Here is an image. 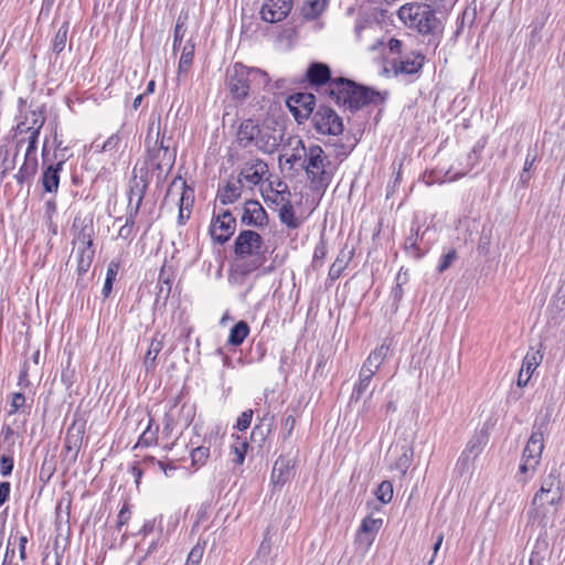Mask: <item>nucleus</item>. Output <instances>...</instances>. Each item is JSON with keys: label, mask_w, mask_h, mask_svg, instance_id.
<instances>
[{"label": "nucleus", "mask_w": 565, "mask_h": 565, "mask_svg": "<svg viewBox=\"0 0 565 565\" xmlns=\"http://www.w3.org/2000/svg\"><path fill=\"white\" fill-rule=\"evenodd\" d=\"M403 24L423 36H429L428 43L437 45L444 32V23L437 11L425 2H408L397 10Z\"/></svg>", "instance_id": "obj_1"}, {"label": "nucleus", "mask_w": 565, "mask_h": 565, "mask_svg": "<svg viewBox=\"0 0 565 565\" xmlns=\"http://www.w3.org/2000/svg\"><path fill=\"white\" fill-rule=\"evenodd\" d=\"M330 97L339 106H343L351 111L359 110L370 104L377 105L384 100L380 92L359 85L344 77H335L331 81Z\"/></svg>", "instance_id": "obj_2"}, {"label": "nucleus", "mask_w": 565, "mask_h": 565, "mask_svg": "<svg viewBox=\"0 0 565 565\" xmlns=\"http://www.w3.org/2000/svg\"><path fill=\"white\" fill-rule=\"evenodd\" d=\"M227 87L233 98L244 100L248 97L252 86L266 87L269 84V75L257 67H247L242 63H235L227 68Z\"/></svg>", "instance_id": "obj_3"}, {"label": "nucleus", "mask_w": 565, "mask_h": 565, "mask_svg": "<svg viewBox=\"0 0 565 565\" xmlns=\"http://www.w3.org/2000/svg\"><path fill=\"white\" fill-rule=\"evenodd\" d=\"M308 157L303 166L307 179L313 191L324 192L330 185L333 173L329 169L331 162L319 145L308 147Z\"/></svg>", "instance_id": "obj_4"}, {"label": "nucleus", "mask_w": 565, "mask_h": 565, "mask_svg": "<svg viewBox=\"0 0 565 565\" xmlns=\"http://www.w3.org/2000/svg\"><path fill=\"white\" fill-rule=\"evenodd\" d=\"M151 131L152 128L149 129L147 135V163L157 172V179L161 180L172 170L175 162V151L170 149L169 143H167L166 134L164 131L161 134L160 129L157 131L153 145L150 146Z\"/></svg>", "instance_id": "obj_5"}, {"label": "nucleus", "mask_w": 565, "mask_h": 565, "mask_svg": "<svg viewBox=\"0 0 565 565\" xmlns=\"http://www.w3.org/2000/svg\"><path fill=\"white\" fill-rule=\"evenodd\" d=\"M234 253L238 259L250 258L248 270H254L265 262L264 239L257 232L244 230L235 238Z\"/></svg>", "instance_id": "obj_6"}, {"label": "nucleus", "mask_w": 565, "mask_h": 565, "mask_svg": "<svg viewBox=\"0 0 565 565\" xmlns=\"http://www.w3.org/2000/svg\"><path fill=\"white\" fill-rule=\"evenodd\" d=\"M563 487L559 473L551 471L543 480L540 491L534 495L532 504L540 507L545 503L555 505L562 501Z\"/></svg>", "instance_id": "obj_7"}, {"label": "nucleus", "mask_w": 565, "mask_h": 565, "mask_svg": "<svg viewBox=\"0 0 565 565\" xmlns=\"http://www.w3.org/2000/svg\"><path fill=\"white\" fill-rule=\"evenodd\" d=\"M315 129L322 135L338 136L343 131L342 118L331 108L320 106L312 116Z\"/></svg>", "instance_id": "obj_8"}, {"label": "nucleus", "mask_w": 565, "mask_h": 565, "mask_svg": "<svg viewBox=\"0 0 565 565\" xmlns=\"http://www.w3.org/2000/svg\"><path fill=\"white\" fill-rule=\"evenodd\" d=\"M543 448L544 445L542 433H532L523 450L522 462L520 465L521 473H533L536 470V467L541 460Z\"/></svg>", "instance_id": "obj_9"}, {"label": "nucleus", "mask_w": 565, "mask_h": 565, "mask_svg": "<svg viewBox=\"0 0 565 565\" xmlns=\"http://www.w3.org/2000/svg\"><path fill=\"white\" fill-rule=\"evenodd\" d=\"M489 435L487 430L481 429L477 431L467 443L466 448L461 452L457 466L461 471H468L472 466L473 461L482 452L487 445Z\"/></svg>", "instance_id": "obj_10"}, {"label": "nucleus", "mask_w": 565, "mask_h": 565, "mask_svg": "<svg viewBox=\"0 0 565 565\" xmlns=\"http://www.w3.org/2000/svg\"><path fill=\"white\" fill-rule=\"evenodd\" d=\"M236 220L230 211H223L212 217L210 235L218 244L226 243L234 234Z\"/></svg>", "instance_id": "obj_11"}, {"label": "nucleus", "mask_w": 565, "mask_h": 565, "mask_svg": "<svg viewBox=\"0 0 565 565\" xmlns=\"http://www.w3.org/2000/svg\"><path fill=\"white\" fill-rule=\"evenodd\" d=\"M286 104L295 119L302 122L313 113L316 97L311 93H297L289 96Z\"/></svg>", "instance_id": "obj_12"}, {"label": "nucleus", "mask_w": 565, "mask_h": 565, "mask_svg": "<svg viewBox=\"0 0 565 565\" xmlns=\"http://www.w3.org/2000/svg\"><path fill=\"white\" fill-rule=\"evenodd\" d=\"M268 172V166L264 160L253 158L243 164L237 179H242V183L246 182L248 185L255 186L262 183Z\"/></svg>", "instance_id": "obj_13"}, {"label": "nucleus", "mask_w": 565, "mask_h": 565, "mask_svg": "<svg viewBox=\"0 0 565 565\" xmlns=\"http://www.w3.org/2000/svg\"><path fill=\"white\" fill-rule=\"evenodd\" d=\"M382 524V519H373L371 516L363 519L355 535V543L358 547L363 550V552H367Z\"/></svg>", "instance_id": "obj_14"}, {"label": "nucleus", "mask_w": 565, "mask_h": 565, "mask_svg": "<svg viewBox=\"0 0 565 565\" xmlns=\"http://www.w3.org/2000/svg\"><path fill=\"white\" fill-rule=\"evenodd\" d=\"M241 223L245 226L264 227L268 223V216L258 201L248 200L242 209Z\"/></svg>", "instance_id": "obj_15"}, {"label": "nucleus", "mask_w": 565, "mask_h": 565, "mask_svg": "<svg viewBox=\"0 0 565 565\" xmlns=\"http://www.w3.org/2000/svg\"><path fill=\"white\" fill-rule=\"evenodd\" d=\"M84 430L81 426L72 425L65 436L63 456L67 466L76 462L79 449L82 447Z\"/></svg>", "instance_id": "obj_16"}, {"label": "nucleus", "mask_w": 565, "mask_h": 565, "mask_svg": "<svg viewBox=\"0 0 565 565\" xmlns=\"http://www.w3.org/2000/svg\"><path fill=\"white\" fill-rule=\"evenodd\" d=\"M292 8V0H266L263 4L262 19L269 23L284 20Z\"/></svg>", "instance_id": "obj_17"}, {"label": "nucleus", "mask_w": 565, "mask_h": 565, "mask_svg": "<svg viewBox=\"0 0 565 565\" xmlns=\"http://www.w3.org/2000/svg\"><path fill=\"white\" fill-rule=\"evenodd\" d=\"M288 145L291 148V152L289 154H280L279 163L287 164L289 169H294L298 164L302 169L308 157V147H306L300 138H290Z\"/></svg>", "instance_id": "obj_18"}, {"label": "nucleus", "mask_w": 565, "mask_h": 565, "mask_svg": "<svg viewBox=\"0 0 565 565\" xmlns=\"http://www.w3.org/2000/svg\"><path fill=\"white\" fill-rule=\"evenodd\" d=\"M67 158L64 154L61 156V159L55 164H49L41 177V183L46 193H56L60 185V172L63 169Z\"/></svg>", "instance_id": "obj_19"}, {"label": "nucleus", "mask_w": 565, "mask_h": 565, "mask_svg": "<svg viewBox=\"0 0 565 565\" xmlns=\"http://www.w3.org/2000/svg\"><path fill=\"white\" fill-rule=\"evenodd\" d=\"M424 55L419 52H412L399 61L393 63V68L396 74H416L424 65Z\"/></svg>", "instance_id": "obj_20"}, {"label": "nucleus", "mask_w": 565, "mask_h": 565, "mask_svg": "<svg viewBox=\"0 0 565 565\" xmlns=\"http://www.w3.org/2000/svg\"><path fill=\"white\" fill-rule=\"evenodd\" d=\"M36 149L38 146H33L32 148L31 145L28 143L24 162L19 169L18 173L14 175L18 183L23 184L26 180L35 174L38 169Z\"/></svg>", "instance_id": "obj_21"}, {"label": "nucleus", "mask_w": 565, "mask_h": 565, "mask_svg": "<svg viewBox=\"0 0 565 565\" xmlns=\"http://www.w3.org/2000/svg\"><path fill=\"white\" fill-rule=\"evenodd\" d=\"M147 186L148 182L142 178L138 179L136 175L132 178L128 204V213H131V215L138 214Z\"/></svg>", "instance_id": "obj_22"}, {"label": "nucleus", "mask_w": 565, "mask_h": 565, "mask_svg": "<svg viewBox=\"0 0 565 565\" xmlns=\"http://www.w3.org/2000/svg\"><path fill=\"white\" fill-rule=\"evenodd\" d=\"M242 179H231L224 186L218 188L217 199L221 204L228 205L235 203L242 196Z\"/></svg>", "instance_id": "obj_23"}, {"label": "nucleus", "mask_w": 565, "mask_h": 565, "mask_svg": "<svg viewBox=\"0 0 565 565\" xmlns=\"http://www.w3.org/2000/svg\"><path fill=\"white\" fill-rule=\"evenodd\" d=\"M260 127L253 119H245L241 122L237 130V140L244 148L252 146L259 135Z\"/></svg>", "instance_id": "obj_24"}, {"label": "nucleus", "mask_w": 565, "mask_h": 565, "mask_svg": "<svg viewBox=\"0 0 565 565\" xmlns=\"http://www.w3.org/2000/svg\"><path fill=\"white\" fill-rule=\"evenodd\" d=\"M388 452L391 457H394L393 468L399 471L402 475H405L411 466L413 457L412 449L406 445H403L401 447L396 445L393 448H391Z\"/></svg>", "instance_id": "obj_25"}, {"label": "nucleus", "mask_w": 565, "mask_h": 565, "mask_svg": "<svg viewBox=\"0 0 565 565\" xmlns=\"http://www.w3.org/2000/svg\"><path fill=\"white\" fill-rule=\"evenodd\" d=\"M307 78L312 85H323L331 83L334 78H331V70L327 64L312 63L307 70Z\"/></svg>", "instance_id": "obj_26"}, {"label": "nucleus", "mask_w": 565, "mask_h": 565, "mask_svg": "<svg viewBox=\"0 0 565 565\" xmlns=\"http://www.w3.org/2000/svg\"><path fill=\"white\" fill-rule=\"evenodd\" d=\"M292 476V465L289 460L279 457L273 467L271 481L275 486H284Z\"/></svg>", "instance_id": "obj_27"}, {"label": "nucleus", "mask_w": 565, "mask_h": 565, "mask_svg": "<svg viewBox=\"0 0 565 565\" xmlns=\"http://www.w3.org/2000/svg\"><path fill=\"white\" fill-rule=\"evenodd\" d=\"M26 115L31 127V135L28 136L26 141L33 148V146H38L39 136L46 118L42 108L31 110Z\"/></svg>", "instance_id": "obj_28"}, {"label": "nucleus", "mask_w": 565, "mask_h": 565, "mask_svg": "<svg viewBox=\"0 0 565 565\" xmlns=\"http://www.w3.org/2000/svg\"><path fill=\"white\" fill-rule=\"evenodd\" d=\"M353 257V250L341 249L338 254L335 260L332 263L329 269L328 277L330 280H337L344 269L348 267L349 263Z\"/></svg>", "instance_id": "obj_29"}, {"label": "nucleus", "mask_w": 565, "mask_h": 565, "mask_svg": "<svg viewBox=\"0 0 565 565\" xmlns=\"http://www.w3.org/2000/svg\"><path fill=\"white\" fill-rule=\"evenodd\" d=\"M282 205L279 209V220L282 224H285L288 228H298L301 225V218L296 216L294 206L289 200H285L281 196Z\"/></svg>", "instance_id": "obj_30"}, {"label": "nucleus", "mask_w": 565, "mask_h": 565, "mask_svg": "<svg viewBox=\"0 0 565 565\" xmlns=\"http://www.w3.org/2000/svg\"><path fill=\"white\" fill-rule=\"evenodd\" d=\"M94 255L95 250L90 246L77 247L75 257L77 263L76 271L78 277L84 276L88 271L93 263Z\"/></svg>", "instance_id": "obj_31"}, {"label": "nucleus", "mask_w": 565, "mask_h": 565, "mask_svg": "<svg viewBox=\"0 0 565 565\" xmlns=\"http://www.w3.org/2000/svg\"><path fill=\"white\" fill-rule=\"evenodd\" d=\"M542 343L537 344L536 347L531 345L530 350L527 351L526 355L523 359L521 369L524 371V373L533 374L534 371L537 369V366L541 364L543 360V353H542Z\"/></svg>", "instance_id": "obj_32"}, {"label": "nucleus", "mask_w": 565, "mask_h": 565, "mask_svg": "<svg viewBox=\"0 0 565 565\" xmlns=\"http://www.w3.org/2000/svg\"><path fill=\"white\" fill-rule=\"evenodd\" d=\"M159 426L153 424V419L149 416L147 426L140 435L135 448L138 447H150L158 441Z\"/></svg>", "instance_id": "obj_33"}, {"label": "nucleus", "mask_w": 565, "mask_h": 565, "mask_svg": "<svg viewBox=\"0 0 565 565\" xmlns=\"http://www.w3.org/2000/svg\"><path fill=\"white\" fill-rule=\"evenodd\" d=\"M248 443L245 438L236 436L231 445V460L233 463L239 466L244 462L248 449Z\"/></svg>", "instance_id": "obj_34"}, {"label": "nucleus", "mask_w": 565, "mask_h": 565, "mask_svg": "<svg viewBox=\"0 0 565 565\" xmlns=\"http://www.w3.org/2000/svg\"><path fill=\"white\" fill-rule=\"evenodd\" d=\"M93 236H94L93 223L92 222L85 223V221H83L81 223V227H79L77 234L75 235L73 243L75 245H77V247H84V246L93 247Z\"/></svg>", "instance_id": "obj_35"}, {"label": "nucleus", "mask_w": 565, "mask_h": 565, "mask_svg": "<svg viewBox=\"0 0 565 565\" xmlns=\"http://www.w3.org/2000/svg\"><path fill=\"white\" fill-rule=\"evenodd\" d=\"M163 347V337L161 339H158L156 335L149 347V350L146 354L143 365L146 367V371H152L156 366V360L159 354V352L162 350Z\"/></svg>", "instance_id": "obj_36"}, {"label": "nucleus", "mask_w": 565, "mask_h": 565, "mask_svg": "<svg viewBox=\"0 0 565 565\" xmlns=\"http://www.w3.org/2000/svg\"><path fill=\"white\" fill-rule=\"evenodd\" d=\"M253 145L258 150H260L265 153H271L277 148L278 142L274 136H271L269 132L263 131L260 129L259 135L257 136V139H255Z\"/></svg>", "instance_id": "obj_37"}, {"label": "nucleus", "mask_w": 565, "mask_h": 565, "mask_svg": "<svg viewBox=\"0 0 565 565\" xmlns=\"http://www.w3.org/2000/svg\"><path fill=\"white\" fill-rule=\"evenodd\" d=\"M373 376V373H371L369 370H360L359 382L353 388L351 401L360 399L362 394L369 388Z\"/></svg>", "instance_id": "obj_38"}, {"label": "nucleus", "mask_w": 565, "mask_h": 565, "mask_svg": "<svg viewBox=\"0 0 565 565\" xmlns=\"http://www.w3.org/2000/svg\"><path fill=\"white\" fill-rule=\"evenodd\" d=\"M17 156L18 151L10 158L9 150L4 146L0 147V180H3L14 169Z\"/></svg>", "instance_id": "obj_39"}, {"label": "nucleus", "mask_w": 565, "mask_h": 565, "mask_svg": "<svg viewBox=\"0 0 565 565\" xmlns=\"http://www.w3.org/2000/svg\"><path fill=\"white\" fill-rule=\"evenodd\" d=\"M249 333V327L244 320H239L232 329L228 335V342L232 345H239Z\"/></svg>", "instance_id": "obj_40"}, {"label": "nucleus", "mask_w": 565, "mask_h": 565, "mask_svg": "<svg viewBox=\"0 0 565 565\" xmlns=\"http://www.w3.org/2000/svg\"><path fill=\"white\" fill-rule=\"evenodd\" d=\"M327 0H306L302 13L306 19L318 18L326 9Z\"/></svg>", "instance_id": "obj_41"}, {"label": "nucleus", "mask_w": 565, "mask_h": 565, "mask_svg": "<svg viewBox=\"0 0 565 565\" xmlns=\"http://www.w3.org/2000/svg\"><path fill=\"white\" fill-rule=\"evenodd\" d=\"M118 270H119V262L111 260L107 267L106 279L104 282L103 290H102V294L104 297H108L110 295L111 289H113V284L116 280Z\"/></svg>", "instance_id": "obj_42"}, {"label": "nucleus", "mask_w": 565, "mask_h": 565, "mask_svg": "<svg viewBox=\"0 0 565 565\" xmlns=\"http://www.w3.org/2000/svg\"><path fill=\"white\" fill-rule=\"evenodd\" d=\"M67 33H68V22H63V24L57 30L53 42H52V50L54 53L60 54L66 46L67 41Z\"/></svg>", "instance_id": "obj_43"}, {"label": "nucleus", "mask_w": 565, "mask_h": 565, "mask_svg": "<svg viewBox=\"0 0 565 565\" xmlns=\"http://www.w3.org/2000/svg\"><path fill=\"white\" fill-rule=\"evenodd\" d=\"M186 20H188V13H181L177 19V23H175L174 32H173V51H175L181 45V42L185 35Z\"/></svg>", "instance_id": "obj_44"}, {"label": "nucleus", "mask_w": 565, "mask_h": 565, "mask_svg": "<svg viewBox=\"0 0 565 565\" xmlns=\"http://www.w3.org/2000/svg\"><path fill=\"white\" fill-rule=\"evenodd\" d=\"M194 56V44L188 41L182 49V54L179 61V72H186L192 64Z\"/></svg>", "instance_id": "obj_45"}, {"label": "nucleus", "mask_w": 565, "mask_h": 565, "mask_svg": "<svg viewBox=\"0 0 565 565\" xmlns=\"http://www.w3.org/2000/svg\"><path fill=\"white\" fill-rule=\"evenodd\" d=\"M274 424V416L262 418L260 423L253 428L252 436L256 438L257 436L260 440H264L266 436L271 431Z\"/></svg>", "instance_id": "obj_46"}, {"label": "nucleus", "mask_w": 565, "mask_h": 565, "mask_svg": "<svg viewBox=\"0 0 565 565\" xmlns=\"http://www.w3.org/2000/svg\"><path fill=\"white\" fill-rule=\"evenodd\" d=\"M391 342L385 339L381 345L375 348L369 355L371 362H375L379 366L383 364L390 350Z\"/></svg>", "instance_id": "obj_47"}, {"label": "nucleus", "mask_w": 565, "mask_h": 565, "mask_svg": "<svg viewBox=\"0 0 565 565\" xmlns=\"http://www.w3.org/2000/svg\"><path fill=\"white\" fill-rule=\"evenodd\" d=\"M375 495L379 501H381L382 503H388L392 501L393 499V484L391 481H382L376 491H375Z\"/></svg>", "instance_id": "obj_48"}, {"label": "nucleus", "mask_w": 565, "mask_h": 565, "mask_svg": "<svg viewBox=\"0 0 565 565\" xmlns=\"http://www.w3.org/2000/svg\"><path fill=\"white\" fill-rule=\"evenodd\" d=\"M328 254V247L323 239H320V242L316 245L313 256H312V267L320 268L323 264V259L326 258Z\"/></svg>", "instance_id": "obj_49"}, {"label": "nucleus", "mask_w": 565, "mask_h": 565, "mask_svg": "<svg viewBox=\"0 0 565 565\" xmlns=\"http://www.w3.org/2000/svg\"><path fill=\"white\" fill-rule=\"evenodd\" d=\"M135 217L136 215H131V213H127L126 222L125 224L119 228L118 236L126 241H131L135 231H134V224H135Z\"/></svg>", "instance_id": "obj_50"}, {"label": "nucleus", "mask_w": 565, "mask_h": 565, "mask_svg": "<svg viewBox=\"0 0 565 565\" xmlns=\"http://www.w3.org/2000/svg\"><path fill=\"white\" fill-rule=\"evenodd\" d=\"M210 457V448L199 446L191 451V459L193 466H203Z\"/></svg>", "instance_id": "obj_51"}, {"label": "nucleus", "mask_w": 565, "mask_h": 565, "mask_svg": "<svg viewBox=\"0 0 565 565\" xmlns=\"http://www.w3.org/2000/svg\"><path fill=\"white\" fill-rule=\"evenodd\" d=\"M205 545L198 543L188 555L185 565H199L204 554Z\"/></svg>", "instance_id": "obj_52"}, {"label": "nucleus", "mask_w": 565, "mask_h": 565, "mask_svg": "<svg viewBox=\"0 0 565 565\" xmlns=\"http://www.w3.org/2000/svg\"><path fill=\"white\" fill-rule=\"evenodd\" d=\"M457 259V252L456 249H450L448 253L441 256L440 263L437 267V270L439 273H444L447 270L452 263Z\"/></svg>", "instance_id": "obj_53"}, {"label": "nucleus", "mask_w": 565, "mask_h": 565, "mask_svg": "<svg viewBox=\"0 0 565 565\" xmlns=\"http://www.w3.org/2000/svg\"><path fill=\"white\" fill-rule=\"evenodd\" d=\"M486 146V141H481L479 140L472 148V150L470 151V153L468 154V167L469 169H471L472 167H475L478 161H479V158H480V153L482 151V149L484 148Z\"/></svg>", "instance_id": "obj_54"}, {"label": "nucleus", "mask_w": 565, "mask_h": 565, "mask_svg": "<svg viewBox=\"0 0 565 565\" xmlns=\"http://www.w3.org/2000/svg\"><path fill=\"white\" fill-rule=\"evenodd\" d=\"M252 418H253L252 409H247V411L243 412L241 414V416L237 418L235 427L241 431L246 430L252 423Z\"/></svg>", "instance_id": "obj_55"}, {"label": "nucleus", "mask_w": 565, "mask_h": 565, "mask_svg": "<svg viewBox=\"0 0 565 565\" xmlns=\"http://www.w3.org/2000/svg\"><path fill=\"white\" fill-rule=\"evenodd\" d=\"M13 469V458L9 455H2L0 457V473L3 477L11 475Z\"/></svg>", "instance_id": "obj_56"}, {"label": "nucleus", "mask_w": 565, "mask_h": 565, "mask_svg": "<svg viewBox=\"0 0 565 565\" xmlns=\"http://www.w3.org/2000/svg\"><path fill=\"white\" fill-rule=\"evenodd\" d=\"M142 465L146 469H153L157 468L160 471H166V462L162 460H158L153 456H147L142 460Z\"/></svg>", "instance_id": "obj_57"}, {"label": "nucleus", "mask_w": 565, "mask_h": 565, "mask_svg": "<svg viewBox=\"0 0 565 565\" xmlns=\"http://www.w3.org/2000/svg\"><path fill=\"white\" fill-rule=\"evenodd\" d=\"M120 140H121V138H120L119 134L111 135L103 143L102 150L105 152L117 150L119 147Z\"/></svg>", "instance_id": "obj_58"}, {"label": "nucleus", "mask_w": 565, "mask_h": 565, "mask_svg": "<svg viewBox=\"0 0 565 565\" xmlns=\"http://www.w3.org/2000/svg\"><path fill=\"white\" fill-rule=\"evenodd\" d=\"M129 519H130V510L128 508V504L125 503L118 513V521H117L116 527L118 530H120L121 526L125 525L129 521Z\"/></svg>", "instance_id": "obj_59"}, {"label": "nucleus", "mask_w": 565, "mask_h": 565, "mask_svg": "<svg viewBox=\"0 0 565 565\" xmlns=\"http://www.w3.org/2000/svg\"><path fill=\"white\" fill-rule=\"evenodd\" d=\"M25 403V396L22 393H14L11 402V411L10 413H17L20 408L23 407Z\"/></svg>", "instance_id": "obj_60"}, {"label": "nucleus", "mask_w": 565, "mask_h": 565, "mask_svg": "<svg viewBox=\"0 0 565 565\" xmlns=\"http://www.w3.org/2000/svg\"><path fill=\"white\" fill-rule=\"evenodd\" d=\"M373 30H375V28L365 21H359L355 24V35L358 39H362V35L364 32H369V31H373Z\"/></svg>", "instance_id": "obj_61"}, {"label": "nucleus", "mask_w": 565, "mask_h": 565, "mask_svg": "<svg viewBox=\"0 0 565 565\" xmlns=\"http://www.w3.org/2000/svg\"><path fill=\"white\" fill-rule=\"evenodd\" d=\"M193 191L191 189H184L180 198V206L192 207L193 204Z\"/></svg>", "instance_id": "obj_62"}, {"label": "nucleus", "mask_w": 565, "mask_h": 565, "mask_svg": "<svg viewBox=\"0 0 565 565\" xmlns=\"http://www.w3.org/2000/svg\"><path fill=\"white\" fill-rule=\"evenodd\" d=\"M11 486L8 481L0 482V507L9 499Z\"/></svg>", "instance_id": "obj_63"}, {"label": "nucleus", "mask_w": 565, "mask_h": 565, "mask_svg": "<svg viewBox=\"0 0 565 565\" xmlns=\"http://www.w3.org/2000/svg\"><path fill=\"white\" fill-rule=\"evenodd\" d=\"M11 543L8 542L6 554L3 557L2 565H18L17 563H13L15 551L14 548L10 547Z\"/></svg>", "instance_id": "obj_64"}]
</instances>
